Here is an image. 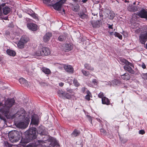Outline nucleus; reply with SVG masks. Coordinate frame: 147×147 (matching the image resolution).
Returning <instances> with one entry per match:
<instances>
[{"label": "nucleus", "mask_w": 147, "mask_h": 147, "mask_svg": "<svg viewBox=\"0 0 147 147\" xmlns=\"http://www.w3.org/2000/svg\"><path fill=\"white\" fill-rule=\"evenodd\" d=\"M15 100L14 98H8L5 101L3 104L4 109L2 108L0 109V112L5 115L8 119H12L15 117H18L21 115L24 117L25 116V111L23 108H21L16 113L12 115H10L9 109L10 108L14 105Z\"/></svg>", "instance_id": "f257e3e1"}, {"label": "nucleus", "mask_w": 147, "mask_h": 147, "mask_svg": "<svg viewBox=\"0 0 147 147\" xmlns=\"http://www.w3.org/2000/svg\"><path fill=\"white\" fill-rule=\"evenodd\" d=\"M36 129L35 127H32L30 129L26 132V134L27 135L25 138H22V143L24 144H27L29 143L32 140L36 138L37 137Z\"/></svg>", "instance_id": "f03ea898"}, {"label": "nucleus", "mask_w": 147, "mask_h": 147, "mask_svg": "<svg viewBox=\"0 0 147 147\" xmlns=\"http://www.w3.org/2000/svg\"><path fill=\"white\" fill-rule=\"evenodd\" d=\"M21 133L17 130H12L8 133L9 140L12 143L18 142L20 139Z\"/></svg>", "instance_id": "7ed1b4c3"}, {"label": "nucleus", "mask_w": 147, "mask_h": 147, "mask_svg": "<svg viewBox=\"0 0 147 147\" xmlns=\"http://www.w3.org/2000/svg\"><path fill=\"white\" fill-rule=\"evenodd\" d=\"M50 49L47 47H43L42 48H39L34 53V55L35 57L41 56H47L51 53Z\"/></svg>", "instance_id": "20e7f679"}, {"label": "nucleus", "mask_w": 147, "mask_h": 147, "mask_svg": "<svg viewBox=\"0 0 147 147\" xmlns=\"http://www.w3.org/2000/svg\"><path fill=\"white\" fill-rule=\"evenodd\" d=\"M25 116H24V117L22 115L18 117H15L16 118L20 117V119H22L24 120L23 121H20L16 124V125L18 127L20 128L24 129L26 128L28 126V118L26 117V114L25 111Z\"/></svg>", "instance_id": "39448f33"}, {"label": "nucleus", "mask_w": 147, "mask_h": 147, "mask_svg": "<svg viewBox=\"0 0 147 147\" xmlns=\"http://www.w3.org/2000/svg\"><path fill=\"white\" fill-rule=\"evenodd\" d=\"M138 14L134 13L133 15V18H137L138 16L142 18L146 19L147 20V11L144 9H142Z\"/></svg>", "instance_id": "423d86ee"}, {"label": "nucleus", "mask_w": 147, "mask_h": 147, "mask_svg": "<svg viewBox=\"0 0 147 147\" xmlns=\"http://www.w3.org/2000/svg\"><path fill=\"white\" fill-rule=\"evenodd\" d=\"M5 3H3L0 5V14L3 13L5 15H7L9 13L10 11V8L7 6L4 7Z\"/></svg>", "instance_id": "0eeeda50"}, {"label": "nucleus", "mask_w": 147, "mask_h": 147, "mask_svg": "<svg viewBox=\"0 0 147 147\" xmlns=\"http://www.w3.org/2000/svg\"><path fill=\"white\" fill-rule=\"evenodd\" d=\"M139 40L142 44H145L147 40V31L141 33L139 36Z\"/></svg>", "instance_id": "6e6552de"}, {"label": "nucleus", "mask_w": 147, "mask_h": 147, "mask_svg": "<svg viewBox=\"0 0 147 147\" xmlns=\"http://www.w3.org/2000/svg\"><path fill=\"white\" fill-rule=\"evenodd\" d=\"M63 3L64 2H63V0H61L53 5V7L55 9L59 11L61 9L62 5Z\"/></svg>", "instance_id": "1a4fd4ad"}, {"label": "nucleus", "mask_w": 147, "mask_h": 147, "mask_svg": "<svg viewBox=\"0 0 147 147\" xmlns=\"http://www.w3.org/2000/svg\"><path fill=\"white\" fill-rule=\"evenodd\" d=\"M44 140H38L36 142H33L30 143L28 144L27 146V147H36L39 145H40L41 143L45 142L44 141Z\"/></svg>", "instance_id": "9d476101"}, {"label": "nucleus", "mask_w": 147, "mask_h": 147, "mask_svg": "<svg viewBox=\"0 0 147 147\" xmlns=\"http://www.w3.org/2000/svg\"><path fill=\"white\" fill-rule=\"evenodd\" d=\"M27 26L29 29L33 31H36L37 29V25L35 24L34 23H28L27 25Z\"/></svg>", "instance_id": "9b49d317"}, {"label": "nucleus", "mask_w": 147, "mask_h": 147, "mask_svg": "<svg viewBox=\"0 0 147 147\" xmlns=\"http://www.w3.org/2000/svg\"><path fill=\"white\" fill-rule=\"evenodd\" d=\"M37 133L40 135H45L47 134V132L45 129H44L42 126L39 127Z\"/></svg>", "instance_id": "f8f14e48"}, {"label": "nucleus", "mask_w": 147, "mask_h": 147, "mask_svg": "<svg viewBox=\"0 0 147 147\" xmlns=\"http://www.w3.org/2000/svg\"><path fill=\"white\" fill-rule=\"evenodd\" d=\"M63 67L67 72L71 73L73 72L74 69L71 66L69 65H65Z\"/></svg>", "instance_id": "ddd939ff"}, {"label": "nucleus", "mask_w": 147, "mask_h": 147, "mask_svg": "<svg viewBox=\"0 0 147 147\" xmlns=\"http://www.w3.org/2000/svg\"><path fill=\"white\" fill-rule=\"evenodd\" d=\"M131 67L129 65L127 64L124 66V68L125 70L128 71L129 73L132 74H134V71Z\"/></svg>", "instance_id": "4468645a"}, {"label": "nucleus", "mask_w": 147, "mask_h": 147, "mask_svg": "<svg viewBox=\"0 0 147 147\" xmlns=\"http://www.w3.org/2000/svg\"><path fill=\"white\" fill-rule=\"evenodd\" d=\"M52 36V34L51 33H47L44 36L43 40L45 42H47L50 39Z\"/></svg>", "instance_id": "2eb2a0df"}, {"label": "nucleus", "mask_w": 147, "mask_h": 147, "mask_svg": "<svg viewBox=\"0 0 147 147\" xmlns=\"http://www.w3.org/2000/svg\"><path fill=\"white\" fill-rule=\"evenodd\" d=\"M127 9L128 11L131 12H135L138 10V8L137 7H136L133 5H129L127 7Z\"/></svg>", "instance_id": "dca6fc26"}, {"label": "nucleus", "mask_w": 147, "mask_h": 147, "mask_svg": "<svg viewBox=\"0 0 147 147\" xmlns=\"http://www.w3.org/2000/svg\"><path fill=\"white\" fill-rule=\"evenodd\" d=\"M19 81L21 84H24L25 86L28 87L29 85L27 81L23 78H20L19 80Z\"/></svg>", "instance_id": "f3484780"}, {"label": "nucleus", "mask_w": 147, "mask_h": 147, "mask_svg": "<svg viewBox=\"0 0 147 147\" xmlns=\"http://www.w3.org/2000/svg\"><path fill=\"white\" fill-rule=\"evenodd\" d=\"M120 61L122 63H124L125 65H126L127 64L129 65L130 66L134 67L133 65L131 63H130L129 61H128L126 59L121 58L120 59Z\"/></svg>", "instance_id": "a211bd4d"}, {"label": "nucleus", "mask_w": 147, "mask_h": 147, "mask_svg": "<svg viewBox=\"0 0 147 147\" xmlns=\"http://www.w3.org/2000/svg\"><path fill=\"white\" fill-rule=\"evenodd\" d=\"M108 18L111 20H112L115 16V14L113 11H108L107 13Z\"/></svg>", "instance_id": "6ab92c4d"}, {"label": "nucleus", "mask_w": 147, "mask_h": 147, "mask_svg": "<svg viewBox=\"0 0 147 147\" xmlns=\"http://www.w3.org/2000/svg\"><path fill=\"white\" fill-rule=\"evenodd\" d=\"M102 101L103 104L107 105H109L110 104V101L109 99L105 97L102 98Z\"/></svg>", "instance_id": "aec40b11"}, {"label": "nucleus", "mask_w": 147, "mask_h": 147, "mask_svg": "<svg viewBox=\"0 0 147 147\" xmlns=\"http://www.w3.org/2000/svg\"><path fill=\"white\" fill-rule=\"evenodd\" d=\"M20 40L26 44L29 41V39L26 36H24L21 38Z\"/></svg>", "instance_id": "412c9836"}, {"label": "nucleus", "mask_w": 147, "mask_h": 147, "mask_svg": "<svg viewBox=\"0 0 147 147\" xmlns=\"http://www.w3.org/2000/svg\"><path fill=\"white\" fill-rule=\"evenodd\" d=\"M43 72L46 74H49L51 73V70L48 68L45 67H42L41 69Z\"/></svg>", "instance_id": "4be33fe9"}, {"label": "nucleus", "mask_w": 147, "mask_h": 147, "mask_svg": "<svg viewBox=\"0 0 147 147\" xmlns=\"http://www.w3.org/2000/svg\"><path fill=\"white\" fill-rule=\"evenodd\" d=\"M72 48V46L70 44H67L65 45L64 49L65 51H69Z\"/></svg>", "instance_id": "5701e85b"}, {"label": "nucleus", "mask_w": 147, "mask_h": 147, "mask_svg": "<svg viewBox=\"0 0 147 147\" xmlns=\"http://www.w3.org/2000/svg\"><path fill=\"white\" fill-rule=\"evenodd\" d=\"M121 77L122 79L125 80H128L130 78V76L128 73H127L121 75Z\"/></svg>", "instance_id": "b1692460"}, {"label": "nucleus", "mask_w": 147, "mask_h": 147, "mask_svg": "<svg viewBox=\"0 0 147 147\" xmlns=\"http://www.w3.org/2000/svg\"><path fill=\"white\" fill-rule=\"evenodd\" d=\"M31 123L35 125H37L38 124V119L33 117Z\"/></svg>", "instance_id": "393cba45"}, {"label": "nucleus", "mask_w": 147, "mask_h": 147, "mask_svg": "<svg viewBox=\"0 0 147 147\" xmlns=\"http://www.w3.org/2000/svg\"><path fill=\"white\" fill-rule=\"evenodd\" d=\"M6 52L7 54L10 56H14L16 55V52L12 50L8 49L7 50Z\"/></svg>", "instance_id": "a878e982"}, {"label": "nucleus", "mask_w": 147, "mask_h": 147, "mask_svg": "<svg viewBox=\"0 0 147 147\" xmlns=\"http://www.w3.org/2000/svg\"><path fill=\"white\" fill-rule=\"evenodd\" d=\"M91 24L94 28H96L99 26L100 23L98 21H92L91 22Z\"/></svg>", "instance_id": "bb28decb"}, {"label": "nucleus", "mask_w": 147, "mask_h": 147, "mask_svg": "<svg viewBox=\"0 0 147 147\" xmlns=\"http://www.w3.org/2000/svg\"><path fill=\"white\" fill-rule=\"evenodd\" d=\"M68 82L70 84H71L73 83L74 84V85L76 87H78L79 85V83L78 82L77 80L75 79H74L73 80H71L70 82L69 81H68Z\"/></svg>", "instance_id": "cd10ccee"}, {"label": "nucleus", "mask_w": 147, "mask_h": 147, "mask_svg": "<svg viewBox=\"0 0 147 147\" xmlns=\"http://www.w3.org/2000/svg\"><path fill=\"white\" fill-rule=\"evenodd\" d=\"M80 134L79 131L77 130L76 129H75L73 132L72 133L71 135L74 136L76 137L78 136Z\"/></svg>", "instance_id": "c85d7f7f"}, {"label": "nucleus", "mask_w": 147, "mask_h": 147, "mask_svg": "<svg viewBox=\"0 0 147 147\" xmlns=\"http://www.w3.org/2000/svg\"><path fill=\"white\" fill-rule=\"evenodd\" d=\"M25 44L24 42L20 40L18 43V46L19 48L22 49L24 48Z\"/></svg>", "instance_id": "c756f323"}, {"label": "nucleus", "mask_w": 147, "mask_h": 147, "mask_svg": "<svg viewBox=\"0 0 147 147\" xmlns=\"http://www.w3.org/2000/svg\"><path fill=\"white\" fill-rule=\"evenodd\" d=\"M112 84L113 85H117L119 84L121 82H120L118 80H114L112 81Z\"/></svg>", "instance_id": "7c9ffc66"}, {"label": "nucleus", "mask_w": 147, "mask_h": 147, "mask_svg": "<svg viewBox=\"0 0 147 147\" xmlns=\"http://www.w3.org/2000/svg\"><path fill=\"white\" fill-rule=\"evenodd\" d=\"M58 93L59 96L61 97H63L65 94V92L62 90H59L58 91Z\"/></svg>", "instance_id": "2f4dec72"}, {"label": "nucleus", "mask_w": 147, "mask_h": 147, "mask_svg": "<svg viewBox=\"0 0 147 147\" xmlns=\"http://www.w3.org/2000/svg\"><path fill=\"white\" fill-rule=\"evenodd\" d=\"M84 67H85L86 68L88 69V70H90L93 71L94 69V68L93 67H91L90 66V65L89 64H88L86 63V64H85Z\"/></svg>", "instance_id": "473e14b6"}, {"label": "nucleus", "mask_w": 147, "mask_h": 147, "mask_svg": "<svg viewBox=\"0 0 147 147\" xmlns=\"http://www.w3.org/2000/svg\"><path fill=\"white\" fill-rule=\"evenodd\" d=\"M82 71L83 75L86 76H91V75L88 71H86L83 70H82Z\"/></svg>", "instance_id": "72a5a7b5"}, {"label": "nucleus", "mask_w": 147, "mask_h": 147, "mask_svg": "<svg viewBox=\"0 0 147 147\" xmlns=\"http://www.w3.org/2000/svg\"><path fill=\"white\" fill-rule=\"evenodd\" d=\"M86 93L87 94V95L85 96V98L88 100H89L90 99V93L88 90H87Z\"/></svg>", "instance_id": "f704fd0d"}, {"label": "nucleus", "mask_w": 147, "mask_h": 147, "mask_svg": "<svg viewBox=\"0 0 147 147\" xmlns=\"http://www.w3.org/2000/svg\"><path fill=\"white\" fill-rule=\"evenodd\" d=\"M63 97L68 99H70L71 98V95L67 93H65Z\"/></svg>", "instance_id": "c9c22d12"}, {"label": "nucleus", "mask_w": 147, "mask_h": 147, "mask_svg": "<svg viewBox=\"0 0 147 147\" xmlns=\"http://www.w3.org/2000/svg\"><path fill=\"white\" fill-rule=\"evenodd\" d=\"M114 35H115V36L117 37L120 39H122V36L119 33L117 32H115L114 34Z\"/></svg>", "instance_id": "e433bc0d"}, {"label": "nucleus", "mask_w": 147, "mask_h": 147, "mask_svg": "<svg viewBox=\"0 0 147 147\" xmlns=\"http://www.w3.org/2000/svg\"><path fill=\"white\" fill-rule=\"evenodd\" d=\"M13 145L9 144L7 142H4V147H11Z\"/></svg>", "instance_id": "4c0bfd02"}, {"label": "nucleus", "mask_w": 147, "mask_h": 147, "mask_svg": "<svg viewBox=\"0 0 147 147\" xmlns=\"http://www.w3.org/2000/svg\"><path fill=\"white\" fill-rule=\"evenodd\" d=\"M65 39V36L63 35H61L59 36L58 38V39L59 40L61 41H63Z\"/></svg>", "instance_id": "58836bf2"}, {"label": "nucleus", "mask_w": 147, "mask_h": 147, "mask_svg": "<svg viewBox=\"0 0 147 147\" xmlns=\"http://www.w3.org/2000/svg\"><path fill=\"white\" fill-rule=\"evenodd\" d=\"M80 17L82 19H84L86 18V15L84 13H80L79 15Z\"/></svg>", "instance_id": "ea45409f"}, {"label": "nucleus", "mask_w": 147, "mask_h": 147, "mask_svg": "<svg viewBox=\"0 0 147 147\" xmlns=\"http://www.w3.org/2000/svg\"><path fill=\"white\" fill-rule=\"evenodd\" d=\"M104 95L103 93L102 92H100L98 94V96L100 98H102L104 97L103 96Z\"/></svg>", "instance_id": "a19ab883"}, {"label": "nucleus", "mask_w": 147, "mask_h": 147, "mask_svg": "<svg viewBox=\"0 0 147 147\" xmlns=\"http://www.w3.org/2000/svg\"><path fill=\"white\" fill-rule=\"evenodd\" d=\"M100 132L102 134H106V131L103 129H101L100 130Z\"/></svg>", "instance_id": "79ce46f5"}, {"label": "nucleus", "mask_w": 147, "mask_h": 147, "mask_svg": "<svg viewBox=\"0 0 147 147\" xmlns=\"http://www.w3.org/2000/svg\"><path fill=\"white\" fill-rule=\"evenodd\" d=\"M28 14L30 15L33 18H34L36 19V18H37V17L36 16V15L33 13H28Z\"/></svg>", "instance_id": "37998d69"}, {"label": "nucleus", "mask_w": 147, "mask_h": 147, "mask_svg": "<svg viewBox=\"0 0 147 147\" xmlns=\"http://www.w3.org/2000/svg\"><path fill=\"white\" fill-rule=\"evenodd\" d=\"M87 90H87V88H86L85 87H84V88H82V92L84 93L86 92V93Z\"/></svg>", "instance_id": "c03bdc74"}, {"label": "nucleus", "mask_w": 147, "mask_h": 147, "mask_svg": "<svg viewBox=\"0 0 147 147\" xmlns=\"http://www.w3.org/2000/svg\"><path fill=\"white\" fill-rule=\"evenodd\" d=\"M142 77L143 78L147 80V73L143 74L142 75Z\"/></svg>", "instance_id": "a18cd8bd"}, {"label": "nucleus", "mask_w": 147, "mask_h": 147, "mask_svg": "<svg viewBox=\"0 0 147 147\" xmlns=\"http://www.w3.org/2000/svg\"><path fill=\"white\" fill-rule=\"evenodd\" d=\"M92 83L94 84V85H96L97 83V80L95 79H94L92 81Z\"/></svg>", "instance_id": "49530a36"}, {"label": "nucleus", "mask_w": 147, "mask_h": 147, "mask_svg": "<svg viewBox=\"0 0 147 147\" xmlns=\"http://www.w3.org/2000/svg\"><path fill=\"white\" fill-rule=\"evenodd\" d=\"M145 133V132L144 130H141L139 131V134H143Z\"/></svg>", "instance_id": "de8ad7c7"}, {"label": "nucleus", "mask_w": 147, "mask_h": 147, "mask_svg": "<svg viewBox=\"0 0 147 147\" xmlns=\"http://www.w3.org/2000/svg\"><path fill=\"white\" fill-rule=\"evenodd\" d=\"M57 142L56 141H54L53 143V142H52L51 144V145L53 146H54L55 145H57Z\"/></svg>", "instance_id": "09e8293b"}, {"label": "nucleus", "mask_w": 147, "mask_h": 147, "mask_svg": "<svg viewBox=\"0 0 147 147\" xmlns=\"http://www.w3.org/2000/svg\"><path fill=\"white\" fill-rule=\"evenodd\" d=\"M0 119L4 121V122L6 121V119L5 118L0 115Z\"/></svg>", "instance_id": "8fccbe9b"}, {"label": "nucleus", "mask_w": 147, "mask_h": 147, "mask_svg": "<svg viewBox=\"0 0 147 147\" xmlns=\"http://www.w3.org/2000/svg\"><path fill=\"white\" fill-rule=\"evenodd\" d=\"M87 118H88V119L89 120V121L91 123H92V118L89 115H87Z\"/></svg>", "instance_id": "3c124183"}, {"label": "nucleus", "mask_w": 147, "mask_h": 147, "mask_svg": "<svg viewBox=\"0 0 147 147\" xmlns=\"http://www.w3.org/2000/svg\"><path fill=\"white\" fill-rule=\"evenodd\" d=\"M2 108L4 109V105L3 104H2L1 102H0V109Z\"/></svg>", "instance_id": "603ef678"}, {"label": "nucleus", "mask_w": 147, "mask_h": 147, "mask_svg": "<svg viewBox=\"0 0 147 147\" xmlns=\"http://www.w3.org/2000/svg\"><path fill=\"white\" fill-rule=\"evenodd\" d=\"M50 0H43V2L45 3H49Z\"/></svg>", "instance_id": "864d4df0"}, {"label": "nucleus", "mask_w": 147, "mask_h": 147, "mask_svg": "<svg viewBox=\"0 0 147 147\" xmlns=\"http://www.w3.org/2000/svg\"><path fill=\"white\" fill-rule=\"evenodd\" d=\"M142 67L143 69H145L146 68V66L144 63H143L142 65Z\"/></svg>", "instance_id": "5fc2aeb1"}, {"label": "nucleus", "mask_w": 147, "mask_h": 147, "mask_svg": "<svg viewBox=\"0 0 147 147\" xmlns=\"http://www.w3.org/2000/svg\"><path fill=\"white\" fill-rule=\"evenodd\" d=\"M33 13V11L32 10H29L27 11V13Z\"/></svg>", "instance_id": "6e6d98bb"}, {"label": "nucleus", "mask_w": 147, "mask_h": 147, "mask_svg": "<svg viewBox=\"0 0 147 147\" xmlns=\"http://www.w3.org/2000/svg\"><path fill=\"white\" fill-rule=\"evenodd\" d=\"M59 86L61 87V86H62L63 85L64 83L62 82H60L59 83Z\"/></svg>", "instance_id": "4d7b16f0"}, {"label": "nucleus", "mask_w": 147, "mask_h": 147, "mask_svg": "<svg viewBox=\"0 0 147 147\" xmlns=\"http://www.w3.org/2000/svg\"><path fill=\"white\" fill-rule=\"evenodd\" d=\"M112 26H113L112 25H109V26L108 27L109 28L112 29L113 28Z\"/></svg>", "instance_id": "13d9d810"}, {"label": "nucleus", "mask_w": 147, "mask_h": 147, "mask_svg": "<svg viewBox=\"0 0 147 147\" xmlns=\"http://www.w3.org/2000/svg\"><path fill=\"white\" fill-rule=\"evenodd\" d=\"M88 0H83V2H84V3H85Z\"/></svg>", "instance_id": "bf43d9fd"}, {"label": "nucleus", "mask_w": 147, "mask_h": 147, "mask_svg": "<svg viewBox=\"0 0 147 147\" xmlns=\"http://www.w3.org/2000/svg\"><path fill=\"white\" fill-rule=\"evenodd\" d=\"M127 141V140H125V141H124V142L122 141V143H124L126 142Z\"/></svg>", "instance_id": "052dcab7"}, {"label": "nucleus", "mask_w": 147, "mask_h": 147, "mask_svg": "<svg viewBox=\"0 0 147 147\" xmlns=\"http://www.w3.org/2000/svg\"><path fill=\"white\" fill-rule=\"evenodd\" d=\"M74 11H77V9H75V8H74Z\"/></svg>", "instance_id": "680f3d73"}, {"label": "nucleus", "mask_w": 147, "mask_h": 147, "mask_svg": "<svg viewBox=\"0 0 147 147\" xmlns=\"http://www.w3.org/2000/svg\"><path fill=\"white\" fill-rule=\"evenodd\" d=\"M7 18H4V19L5 20H7Z\"/></svg>", "instance_id": "e2e57ef3"}, {"label": "nucleus", "mask_w": 147, "mask_h": 147, "mask_svg": "<svg viewBox=\"0 0 147 147\" xmlns=\"http://www.w3.org/2000/svg\"><path fill=\"white\" fill-rule=\"evenodd\" d=\"M73 0L74 1H78V0Z\"/></svg>", "instance_id": "0e129e2a"}, {"label": "nucleus", "mask_w": 147, "mask_h": 147, "mask_svg": "<svg viewBox=\"0 0 147 147\" xmlns=\"http://www.w3.org/2000/svg\"><path fill=\"white\" fill-rule=\"evenodd\" d=\"M67 91H69V92H70V91H71V90H70L69 91L68 90V89H67Z\"/></svg>", "instance_id": "69168bd1"}, {"label": "nucleus", "mask_w": 147, "mask_h": 147, "mask_svg": "<svg viewBox=\"0 0 147 147\" xmlns=\"http://www.w3.org/2000/svg\"><path fill=\"white\" fill-rule=\"evenodd\" d=\"M96 14H94V16H95V15H96Z\"/></svg>", "instance_id": "338daca9"}, {"label": "nucleus", "mask_w": 147, "mask_h": 147, "mask_svg": "<svg viewBox=\"0 0 147 147\" xmlns=\"http://www.w3.org/2000/svg\"><path fill=\"white\" fill-rule=\"evenodd\" d=\"M1 60V59L0 58V61Z\"/></svg>", "instance_id": "774afa93"}]
</instances>
